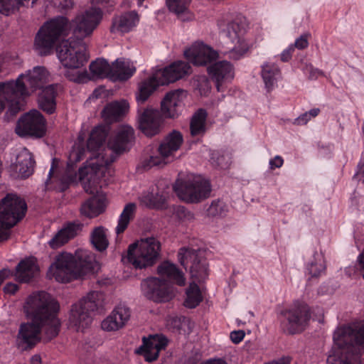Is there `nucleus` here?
Returning a JSON list of instances; mask_svg holds the SVG:
<instances>
[{"mask_svg":"<svg viewBox=\"0 0 364 364\" xmlns=\"http://www.w3.org/2000/svg\"><path fill=\"white\" fill-rule=\"evenodd\" d=\"M107 133L102 126L95 127L87 143V150L77 146L70 154L64 180L66 183L80 182L85 192L93 193L106 168L117 156L129 149L134 138L132 127L124 125L104 146Z\"/></svg>","mask_w":364,"mask_h":364,"instance_id":"f257e3e1","label":"nucleus"},{"mask_svg":"<svg viewBox=\"0 0 364 364\" xmlns=\"http://www.w3.org/2000/svg\"><path fill=\"white\" fill-rule=\"evenodd\" d=\"M59 303L50 294L35 292L26 300L23 311L29 320L22 323L16 338V345L21 350L33 348L43 338L48 342L55 338L61 323L58 317Z\"/></svg>","mask_w":364,"mask_h":364,"instance_id":"f03ea898","label":"nucleus"},{"mask_svg":"<svg viewBox=\"0 0 364 364\" xmlns=\"http://www.w3.org/2000/svg\"><path fill=\"white\" fill-rule=\"evenodd\" d=\"M102 18L100 9L90 8L77 15L71 22L63 16H58L46 21L37 32L33 47L40 55H50L58 39L73 31V38L82 41L90 36Z\"/></svg>","mask_w":364,"mask_h":364,"instance_id":"7ed1b4c3","label":"nucleus"},{"mask_svg":"<svg viewBox=\"0 0 364 364\" xmlns=\"http://www.w3.org/2000/svg\"><path fill=\"white\" fill-rule=\"evenodd\" d=\"M96 266L97 262L93 254L79 250L75 255L62 252L56 255L49 272L57 282L68 283L92 272Z\"/></svg>","mask_w":364,"mask_h":364,"instance_id":"20e7f679","label":"nucleus"},{"mask_svg":"<svg viewBox=\"0 0 364 364\" xmlns=\"http://www.w3.org/2000/svg\"><path fill=\"white\" fill-rule=\"evenodd\" d=\"M48 73L44 67L36 66L26 74H21L16 81L0 83V90L13 96L14 103L10 107L12 113H18L23 109L24 98L32 91L41 88L46 83Z\"/></svg>","mask_w":364,"mask_h":364,"instance_id":"39448f33","label":"nucleus"},{"mask_svg":"<svg viewBox=\"0 0 364 364\" xmlns=\"http://www.w3.org/2000/svg\"><path fill=\"white\" fill-rule=\"evenodd\" d=\"M105 295L100 291H92L72 306L69 318L70 325L76 331H82L92 323V314L103 310Z\"/></svg>","mask_w":364,"mask_h":364,"instance_id":"423d86ee","label":"nucleus"},{"mask_svg":"<svg viewBox=\"0 0 364 364\" xmlns=\"http://www.w3.org/2000/svg\"><path fill=\"white\" fill-rule=\"evenodd\" d=\"M161 243L155 237L141 238L131 244L127 252V259L136 269L154 266L159 259Z\"/></svg>","mask_w":364,"mask_h":364,"instance_id":"0eeeda50","label":"nucleus"},{"mask_svg":"<svg viewBox=\"0 0 364 364\" xmlns=\"http://www.w3.org/2000/svg\"><path fill=\"white\" fill-rule=\"evenodd\" d=\"M27 205L16 194L9 193L0 201V242L10 237V229L25 215Z\"/></svg>","mask_w":364,"mask_h":364,"instance_id":"6e6552de","label":"nucleus"},{"mask_svg":"<svg viewBox=\"0 0 364 364\" xmlns=\"http://www.w3.org/2000/svg\"><path fill=\"white\" fill-rule=\"evenodd\" d=\"M57 55L62 65L70 69L82 67L88 60L85 43L70 38L57 47Z\"/></svg>","mask_w":364,"mask_h":364,"instance_id":"1a4fd4ad","label":"nucleus"},{"mask_svg":"<svg viewBox=\"0 0 364 364\" xmlns=\"http://www.w3.org/2000/svg\"><path fill=\"white\" fill-rule=\"evenodd\" d=\"M310 318L309 306L296 301L290 308L281 312V326L284 331L289 334H295L305 328Z\"/></svg>","mask_w":364,"mask_h":364,"instance_id":"9d476101","label":"nucleus"},{"mask_svg":"<svg viewBox=\"0 0 364 364\" xmlns=\"http://www.w3.org/2000/svg\"><path fill=\"white\" fill-rule=\"evenodd\" d=\"M177 196L182 200L190 203H198L210 196L211 186L204 179L178 180L173 186Z\"/></svg>","mask_w":364,"mask_h":364,"instance_id":"9b49d317","label":"nucleus"},{"mask_svg":"<svg viewBox=\"0 0 364 364\" xmlns=\"http://www.w3.org/2000/svg\"><path fill=\"white\" fill-rule=\"evenodd\" d=\"M16 131L19 136L42 137L46 133V120L39 111L31 110L21 117Z\"/></svg>","mask_w":364,"mask_h":364,"instance_id":"f8f14e48","label":"nucleus"},{"mask_svg":"<svg viewBox=\"0 0 364 364\" xmlns=\"http://www.w3.org/2000/svg\"><path fill=\"white\" fill-rule=\"evenodd\" d=\"M178 261L186 269L189 267L192 278L198 282L208 277V265L205 259H201L196 250L191 248L182 247L178 253Z\"/></svg>","mask_w":364,"mask_h":364,"instance_id":"ddd939ff","label":"nucleus"},{"mask_svg":"<svg viewBox=\"0 0 364 364\" xmlns=\"http://www.w3.org/2000/svg\"><path fill=\"white\" fill-rule=\"evenodd\" d=\"M141 287L144 295L156 302H165L172 297L170 284L159 278H147L141 282Z\"/></svg>","mask_w":364,"mask_h":364,"instance_id":"4468645a","label":"nucleus"},{"mask_svg":"<svg viewBox=\"0 0 364 364\" xmlns=\"http://www.w3.org/2000/svg\"><path fill=\"white\" fill-rule=\"evenodd\" d=\"M162 115L159 109L152 107L139 110V127L141 132L149 137L159 134L164 123Z\"/></svg>","mask_w":364,"mask_h":364,"instance_id":"2eb2a0df","label":"nucleus"},{"mask_svg":"<svg viewBox=\"0 0 364 364\" xmlns=\"http://www.w3.org/2000/svg\"><path fill=\"white\" fill-rule=\"evenodd\" d=\"M245 29L237 21H232L227 26L226 35L235 43V46L229 53V58L239 60L249 50V44L243 38Z\"/></svg>","mask_w":364,"mask_h":364,"instance_id":"dca6fc26","label":"nucleus"},{"mask_svg":"<svg viewBox=\"0 0 364 364\" xmlns=\"http://www.w3.org/2000/svg\"><path fill=\"white\" fill-rule=\"evenodd\" d=\"M143 344L136 350V353L144 356L147 362L156 360L161 350L168 345V339L163 335H151L148 338L144 337Z\"/></svg>","mask_w":364,"mask_h":364,"instance_id":"f3484780","label":"nucleus"},{"mask_svg":"<svg viewBox=\"0 0 364 364\" xmlns=\"http://www.w3.org/2000/svg\"><path fill=\"white\" fill-rule=\"evenodd\" d=\"M184 55L195 65H205L218 58V53L203 43L193 44L184 51Z\"/></svg>","mask_w":364,"mask_h":364,"instance_id":"a211bd4d","label":"nucleus"},{"mask_svg":"<svg viewBox=\"0 0 364 364\" xmlns=\"http://www.w3.org/2000/svg\"><path fill=\"white\" fill-rule=\"evenodd\" d=\"M208 73L211 80L215 83L218 92L221 91L223 84L232 80L234 77L232 65L227 60H221L210 64L207 68Z\"/></svg>","mask_w":364,"mask_h":364,"instance_id":"6ab92c4d","label":"nucleus"},{"mask_svg":"<svg viewBox=\"0 0 364 364\" xmlns=\"http://www.w3.org/2000/svg\"><path fill=\"white\" fill-rule=\"evenodd\" d=\"M131 316L130 309L124 304L117 305L111 314L102 322V328L107 331H115L123 328Z\"/></svg>","mask_w":364,"mask_h":364,"instance_id":"aec40b11","label":"nucleus"},{"mask_svg":"<svg viewBox=\"0 0 364 364\" xmlns=\"http://www.w3.org/2000/svg\"><path fill=\"white\" fill-rule=\"evenodd\" d=\"M156 72V75L161 79L160 82L162 85H167L191 74V68L188 63L178 60L173 62L163 70H159Z\"/></svg>","mask_w":364,"mask_h":364,"instance_id":"412c9836","label":"nucleus"},{"mask_svg":"<svg viewBox=\"0 0 364 364\" xmlns=\"http://www.w3.org/2000/svg\"><path fill=\"white\" fill-rule=\"evenodd\" d=\"M186 92L183 90H175L168 92L161 104V113L166 118H176L178 108L181 106Z\"/></svg>","mask_w":364,"mask_h":364,"instance_id":"4be33fe9","label":"nucleus"},{"mask_svg":"<svg viewBox=\"0 0 364 364\" xmlns=\"http://www.w3.org/2000/svg\"><path fill=\"white\" fill-rule=\"evenodd\" d=\"M82 225L78 222H70L64 225L48 242L53 249H56L74 238L82 230Z\"/></svg>","mask_w":364,"mask_h":364,"instance_id":"5701e85b","label":"nucleus"},{"mask_svg":"<svg viewBox=\"0 0 364 364\" xmlns=\"http://www.w3.org/2000/svg\"><path fill=\"white\" fill-rule=\"evenodd\" d=\"M183 141L182 134L176 130L172 131L164 139L159 147V152L164 164L168 163V161L166 160L180 149Z\"/></svg>","mask_w":364,"mask_h":364,"instance_id":"b1692460","label":"nucleus"},{"mask_svg":"<svg viewBox=\"0 0 364 364\" xmlns=\"http://www.w3.org/2000/svg\"><path fill=\"white\" fill-rule=\"evenodd\" d=\"M157 273L162 278L161 279L169 283L176 284L183 287L186 284V279L182 271L176 264L164 261L157 267Z\"/></svg>","mask_w":364,"mask_h":364,"instance_id":"393cba45","label":"nucleus"},{"mask_svg":"<svg viewBox=\"0 0 364 364\" xmlns=\"http://www.w3.org/2000/svg\"><path fill=\"white\" fill-rule=\"evenodd\" d=\"M136 72L133 63L124 58L117 59L112 65L110 79L124 81L129 79Z\"/></svg>","mask_w":364,"mask_h":364,"instance_id":"a878e982","label":"nucleus"},{"mask_svg":"<svg viewBox=\"0 0 364 364\" xmlns=\"http://www.w3.org/2000/svg\"><path fill=\"white\" fill-rule=\"evenodd\" d=\"M39 271L34 258L30 257L21 260L16 267V279L21 283L30 282Z\"/></svg>","mask_w":364,"mask_h":364,"instance_id":"bb28decb","label":"nucleus"},{"mask_svg":"<svg viewBox=\"0 0 364 364\" xmlns=\"http://www.w3.org/2000/svg\"><path fill=\"white\" fill-rule=\"evenodd\" d=\"M34 164L32 154L27 149H23L18 154L14 168L18 173V176L27 178L33 173Z\"/></svg>","mask_w":364,"mask_h":364,"instance_id":"cd10ccee","label":"nucleus"},{"mask_svg":"<svg viewBox=\"0 0 364 364\" xmlns=\"http://www.w3.org/2000/svg\"><path fill=\"white\" fill-rule=\"evenodd\" d=\"M138 21L139 17L136 12L123 14L113 18L111 32L127 33L136 26Z\"/></svg>","mask_w":364,"mask_h":364,"instance_id":"c85d7f7f","label":"nucleus"},{"mask_svg":"<svg viewBox=\"0 0 364 364\" xmlns=\"http://www.w3.org/2000/svg\"><path fill=\"white\" fill-rule=\"evenodd\" d=\"M106 199L103 196H93L84 202L80 208L82 215L92 218L104 212Z\"/></svg>","mask_w":364,"mask_h":364,"instance_id":"c756f323","label":"nucleus"},{"mask_svg":"<svg viewBox=\"0 0 364 364\" xmlns=\"http://www.w3.org/2000/svg\"><path fill=\"white\" fill-rule=\"evenodd\" d=\"M129 109V104L125 100L113 102L108 104L102 110V117L109 123L118 121Z\"/></svg>","mask_w":364,"mask_h":364,"instance_id":"7c9ffc66","label":"nucleus"},{"mask_svg":"<svg viewBox=\"0 0 364 364\" xmlns=\"http://www.w3.org/2000/svg\"><path fill=\"white\" fill-rule=\"evenodd\" d=\"M56 86L50 85L43 88L38 96V105L44 112L52 114L56 107Z\"/></svg>","mask_w":364,"mask_h":364,"instance_id":"2f4dec72","label":"nucleus"},{"mask_svg":"<svg viewBox=\"0 0 364 364\" xmlns=\"http://www.w3.org/2000/svg\"><path fill=\"white\" fill-rule=\"evenodd\" d=\"M160 80L155 72L150 77L140 82L138 87L139 92L136 94L137 102L144 103L146 101L159 86L163 85Z\"/></svg>","mask_w":364,"mask_h":364,"instance_id":"473e14b6","label":"nucleus"},{"mask_svg":"<svg viewBox=\"0 0 364 364\" xmlns=\"http://www.w3.org/2000/svg\"><path fill=\"white\" fill-rule=\"evenodd\" d=\"M141 200L149 208L163 209L166 208V196L159 191L158 186H153L142 195Z\"/></svg>","mask_w":364,"mask_h":364,"instance_id":"72a5a7b5","label":"nucleus"},{"mask_svg":"<svg viewBox=\"0 0 364 364\" xmlns=\"http://www.w3.org/2000/svg\"><path fill=\"white\" fill-rule=\"evenodd\" d=\"M280 70L274 63H267L262 66V77L267 92H271L276 86Z\"/></svg>","mask_w":364,"mask_h":364,"instance_id":"f704fd0d","label":"nucleus"},{"mask_svg":"<svg viewBox=\"0 0 364 364\" xmlns=\"http://www.w3.org/2000/svg\"><path fill=\"white\" fill-rule=\"evenodd\" d=\"M207 112L205 109H198L192 117L190 123L191 134L193 136L203 135L205 132Z\"/></svg>","mask_w":364,"mask_h":364,"instance_id":"c9c22d12","label":"nucleus"},{"mask_svg":"<svg viewBox=\"0 0 364 364\" xmlns=\"http://www.w3.org/2000/svg\"><path fill=\"white\" fill-rule=\"evenodd\" d=\"M186 298L184 306L189 309H194L203 301L200 289L195 282L191 283L186 291Z\"/></svg>","mask_w":364,"mask_h":364,"instance_id":"e433bc0d","label":"nucleus"},{"mask_svg":"<svg viewBox=\"0 0 364 364\" xmlns=\"http://www.w3.org/2000/svg\"><path fill=\"white\" fill-rule=\"evenodd\" d=\"M93 78H110L112 65L104 59H97L89 66Z\"/></svg>","mask_w":364,"mask_h":364,"instance_id":"4c0bfd02","label":"nucleus"},{"mask_svg":"<svg viewBox=\"0 0 364 364\" xmlns=\"http://www.w3.org/2000/svg\"><path fill=\"white\" fill-rule=\"evenodd\" d=\"M136 210V205L133 203L127 204L118 220V224L116 227V233L119 235L127 229L130 220L134 218Z\"/></svg>","mask_w":364,"mask_h":364,"instance_id":"58836bf2","label":"nucleus"},{"mask_svg":"<svg viewBox=\"0 0 364 364\" xmlns=\"http://www.w3.org/2000/svg\"><path fill=\"white\" fill-rule=\"evenodd\" d=\"M91 242L96 250L100 252L105 250L109 245L106 229L102 226L95 228L91 234Z\"/></svg>","mask_w":364,"mask_h":364,"instance_id":"ea45409f","label":"nucleus"},{"mask_svg":"<svg viewBox=\"0 0 364 364\" xmlns=\"http://www.w3.org/2000/svg\"><path fill=\"white\" fill-rule=\"evenodd\" d=\"M326 270V265L323 262L322 257L317 255V253L314 255V261L311 262L307 266L308 274L311 277H318L324 273Z\"/></svg>","mask_w":364,"mask_h":364,"instance_id":"a19ab883","label":"nucleus"},{"mask_svg":"<svg viewBox=\"0 0 364 364\" xmlns=\"http://www.w3.org/2000/svg\"><path fill=\"white\" fill-rule=\"evenodd\" d=\"M228 211V207L221 200H213L207 209L208 215L210 216H224Z\"/></svg>","mask_w":364,"mask_h":364,"instance_id":"79ce46f5","label":"nucleus"},{"mask_svg":"<svg viewBox=\"0 0 364 364\" xmlns=\"http://www.w3.org/2000/svg\"><path fill=\"white\" fill-rule=\"evenodd\" d=\"M191 0H166L169 10L179 15L185 13Z\"/></svg>","mask_w":364,"mask_h":364,"instance_id":"37998d69","label":"nucleus"},{"mask_svg":"<svg viewBox=\"0 0 364 364\" xmlns=\"http://www.w3.org/2000/svg\"><path fill=\"white\" fill-rule=\"evenodd\" d=\"M65 75L70 81H73L77 83L85 82L90 79L88 77V73L86 70L81 72L76 70V69H71L66 71Z\"/></svg>","mask_w":364,"mask_h":364,"instance_id":"c03bdc74","label":"nucleus"},{"mask_svg":"<svg viewBox=\"0 0 364 364\" xmlns=\"http://www.w3.org/2000/svg\"><path fill=\"white\" fill-rule=\"evenodd\" d=\"M320 113L319 108H314L309 110V112H306L296 118L294 121V124L301 126L305 125L309 122L312 118H314L318 115Z\"/></svg>","mask_w":364,"mask_h":364,"instance_id":"a18cd8bd","label":"nucleus"},{"mask_svg":"<svg viewBox=\"0 0 364 364\" xmlns=\"http://www.w3.org/2000/svg\"><path fill=\"white\" fill-rule=\"evenodd\" d=\"M13 96L11 95H6L0 90V112L8 105V110L6 113V115L11 117L15 116L17 113H12L10 110V107L14 103Z\"/></svg>","mask_w":364,"mask_h":364,"instance_id":"49530a36","label":"nucleus"},{"mask_svg":"<svg viewBox=\"0 0 364 364\" xmlns=\"http://www.w3.org/2000/svg\"><path fill=\"white\" fill-rule=\"evenodd\" d=\"M176 214L183 221H191L194 219L193 213L183 206H178L176 210Z\"/></svg>","mask_w":364,"mask_h":364,"instance_id":"de8ad7c7","label":"nucleus"},{"mask_svg":"<svg viewBox=\"0 0 364 364\" xmlns=\"http://www.w3.org/2000/svg\"><path fill=\"white\" fill-rule=\"evenodd\" d=\"M311 35L309 33H306L300 36L298 38L295 40L294 44H291L294 48H297L299 50H303L309 46V38Z\"/></svg>","mask_w":364,"mask_h":364,"instance_id":"09e8293b","label":"nucleus"},{"mask_svg":"<svg viewBox=\"0 0 364 364\" xmlns=\"http://www.w3.org/2000/svg\"><path fill=\"white\" fill-rule=\"evenodd\" d=\"M52 4L60 11L70 9L73 6V0H50Z\"/></svg>","mask_w":364,"mask_h":364,"instance_id":"8fccbe9b","label":"nucleus"},{"mask_svg":"<svg viewBox=\"0 0 364 364\" xmlns=\"http://www.w3.org/2000/svg\"><path fill=\"white\" fill-rule=\"evenodd\" d=\"M353 178L358 181L364 183V151L362 153L360 161L358 164L357 170Z\"/></svg>","mask_w":364,"mask_h":364,"instance_id":"3c124183","label":"nucleus"},{"mask_svg":"<svg viewBox=\"0 0 364 364\" xmlns=\"http://www.w3.org/2000/svg\"><path fill=\"white\" fill-rule=\"evenodd\" d=\"M245 335L242 330L234 331L230 333V338L233 343L237 344L243 340Z\"/></svg>","mask_w":364,"mask_h":364,"instance_id":"603ef678","label":"nucleus"},{"mask_svg":"<svg viewBox=\"0 0 364 364\" xmlns=\"http://www.w3.org/2000/svg\"><path fill=\"white\" fill-rule=\"evenodd\" d=\"M284 164V160L280 156H276L269 161V168L274 170L276 168H280Z\"/></svg>","mask_w":364,"mask_h":364,"instance_id":"864d4df0","label":"nucleus"},{"mask_svg":"<svg viewBox=\"0 0 364 364\" xmlns=\"http://www.w3.org/2000/svg\"><path fill=\"white\" fill-rule=\"evenodd\" d=\"M306 70V72L309 73V77L311 80L316 79L318 76L322 75L323 74V73L321 70L314 68L312 65L307 66Z\"/></svg>","mask_w":364,"mask_h":364,"instance_id":"5fc2aeb1","label":"nucleus"},{"mask_svg":"<svg viewBox=\"0 0 364 364\" xmlns=\"http://www.w3.org/2000/svg\"><path fill=\"white\" fill-rule=\"evenodd\" d=\"M294 46L290 45L287 49H285L280 55L281 60L283 62L289 61L292 55V53L294 52Z\"/></svg>","mask_w":364,"mask_h":364,"instance_id":"6e6d98bb","label":"nucleus"},{"mask_svg":"<svg viewBox=\"0 0 364 364\" xmlns=\"http://www.w3.org/2000/svg\"><path fill=\"white\" fill-rule=\"evenodd\" d=\"M18 289V286L14 283H8L4 287L6 294H14Z\"/></svg>","mask_w":364,"mask_h":364,"instance_id":"4d7b16f0","label":"nucleus"},{"mask_svg":"<svg viewBox=\"0 0 364 364\" xmlns=\"http://www.w3.org/2000/svg\"><path fill=\"white\" fill-rule=\"evenodd\" d=\"M223 159V156H221L218 151H213L211 153L210 160L215 165L220 166L222 163L221 160Z\"/></svg>","mask_w":364,"mask_h":364,"instance_id":"13d9d810","label":"nucleus"},{"mask_svg":"<svg viewBox=\"0 0 364 364\" xmlns=\"http://www.w3.org/2000/svg\"><path fill=\"white\" fill-rule=\"evenodd\" d=\"M358 268L364 279V250L358 257Z\"/></svg>","mask_w":364,"mask_h":364,"instance_id":"bf43d9fd","label":"nucleus"},{"mask_svg":"<svg viewBox=\"0 0 364 364\" xmlns=\"http://www.w3.org/2000/svg\"><path fill=\"white\" fill-rule=\"evenodd\" d=\"M291 358L289 356L282 357L277 360L265 363L264 364H291Z\"/></svg>","mask_w":364,"mask_h":364,"instance_id":"052dcab7","label":"nucleus"},{"mask_svg":"<svg viewBox=\"0 0 364 364\" xmlns=\"http://www.w3.org/2000/svg\"><path fill=\"white\" fill-rule=\"evenodd\" d=\"M12 275V272L9 269H3L0 270V285L4 281Z\"/></svg>","mask_w":364,"mask_h":364,"instance_id":"680f3d73","label":"nucleus"},{"mask_svg":"<svg viewBox=\"0 0 364 364\" xmlns=\"http://www.w3.org/2000/svg\"><path fill=\"white\" fill-rule=\"evenodd\" d=\"M200 364H228V363L222 358H217V359H209Z\"/></svg>","mask_w":364,"mask_h":364,"instance_id":"e2e57ef3","label":"nucleus"},{"mask_svg":"<svg viewBox=\"0 0 364 364\" xmlns=\"http://www.w3.org/2000/svg\"><path fill=\"white\" fill-rule=\"evenodd\" d=\"M111 284H112V279L109 278H105V279H99L97 281V284L100 287H106V286L110 285Z\"/></svg>","mask_w":364,"mask_h":364,"instance_id":"0e129e2a","label":"nucleus"},{"mask_svg":"<svg viewBox=\"0 0 364 364\" xmlns=\"http://www.w3.org/2000/svg\"><path fill=\"white\" fill-rule=\"evenodd\" d=\"M41 358L39 355H34L31 358V362L32 364H39L41 363Z\"/></svg>","mask_w":364,"mask_h":364,"instance_id":"69168bd1","label":"nucleus"},{"mask_svg":"<svg viewBox=\"0 0 364 364\" xmlns=\"http://www.w3.org/2000/svg\"><path fill=\"white\" fill-rule=\"evenodd\" d=\"M55 159H53V161H52L51 168H50V169L49 171V173H48V180H50L51 176H52V175H53V170H54V168H55Z\"/></svg>","mask_w":364,"mask_h":364,"instance_id":"338daca9","label":"nucleus"},{"mask_svg":"<svg viewBox=\"0 0 364 364\" xmlns=\"http://www.w3.org/2000/svg\"><path fill=\"white\" fill-rule=\"evenodd\" d=\"M151 163H152L153 165H159V164H160V162L158 161H156L154 157L151 158Z\"/></svg>","mask_w":364,"mask_h":364,"instance_id":"774afa93","label":"nucleus"}]
</instances>
